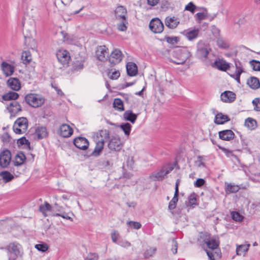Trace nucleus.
<instances>
[{
  "mask_svg": "<svg viewBox=\"0 0 260 260\" xmlns=\"http://www.w3.org/2000/svg\"><path fill=\"white\" fill-rule=\"evenodd\" d=\"M19 97V95L15 92H9L3 96V99L6 101H9L7 103V109L10 114L11 117H15L21 111L22 108L19 103L15 101Z\"/></svg>",
  "mask_w": 260,
  "mask_h": 260,
  "instance_id": "obj_1",
  "label": "nucleus"
},
{
  "mask_svg": "<svg viewBox=\"0 0 260 260\" xmlns=\"http://www.w3.org/2000/svg\"><path fill=\"white\" fill-rule=\"evenodd\" d=\"M26 103L33 108H38L43 105L45 102V99L38 94L29 93L25 96Z\"/></svg>",
  "mask_w": 260,
  "mask_h": 260,
  "instance_id": "obj_2",
  "label": "nucleus"
},
{
  "mask_svg": "<svg viewBox=\"0 0 260 260\" xmlns=\"http://www.w3.org/2000/svg\"><path fill=\"white\" fill-rule=\"evenodd\" d=\"M28 128V120L26 118L22 117L17 119L13 125V131L16 134L25 133Z\"/></svg>",
  "mask_w": 260,
  "mask_h": 260,
  "instance_id": "obj_3",
  "label": "nucleus"
},
{
  "mask_svg": "<svg viewBox=\"0 0 260 260\" xmlns=\"http://www.w3.org/2000/svg\"><path fill=\"white\" fill-rule=\"evenodd\" d=\"M203 242L207 247L212 250L216 249L219 245V240L218 236H211L207 233L203 235Z\"/></svg>",
  "mask_w": 260,
  "mask_h": 260,
  "instance_id": "obj_4",
  "label": "nucleus"
},
{
  "mask_svg": "<svg viewBox=\"0 0 260 260\" xmlns=\"http://www.w3.org/2000/svg\"><path fill=\"white\" fill-rule=\"evenodd\" d=\"M173 56L176 58V60L171 59V62L177 64H182L187 60L188 54L186 50L177 49L173 52Z\"/></svg>",
  "mask_w": 260,
  "mask_h": 260,
  "instance_id": "obj_5",
  "label": "nucleus"
},
{
  "mask_svg": "<svg viewBox=\"0 0 260 260\" xmlns=\"http://www.w3.org/2000/svg\"><path fill=\"white\" fill-rule=\"evenodd\" d=\"M197 48V54L198 56L201 59L206 58L211 50L209 45L202 42H200L198 44Z\"/></svg>",
  "mask_w": 260,
  "mask_h": 260,
  "instance_id": "obj_6",
  "label": "nucleus"
},
{
  "mask_svg": "<svg viewBox=\"0 0 260 260\" xmlns=\"http://www.w3.org/2000/svg\"><path fill=\"white\" fill-rule=\"evenodd\" d=\"M108 147L111 151H120L122 147V144L120 138L118 136L111 137L108 142Z\"/></svg>",
  "mask_w": 260,
  "mask_h": 260,
  "instance_id": "obj_7",
  "label": "nucleus"
},
{
  "mask_svg": "<svg viewBox=\"0 0 260 260\" xmlns=\"http://www.w3.org/2000/svg\"><path fill=\"white\" fill-rule=\"evenodd\" d=\"M149 28L154 33H160L164 28V24L158 18H153L149 23Z\"/></svg>",
  "mask_w": 260,
  "mask_h": 260,
  "instance_id": "obj_8",
  "label": "nucleus"
},
{
  "mask_svg": "<svg viewBox=\"0 0 260 260\" xmlns=\"http://www.w3.org/2000/svg\"><path fill=\"white\" fill-rule=\"evenodd\" d=\"M11 160V152L6 149L0 154V166L3 168L7 167Z\"/></svg>",
  "mask_w": 260,
  "mask_h": 260,
  "instance_id": "obj_9",
  "label": "nucleus"
},
{
  "mask_svg": "<svg viewBox=\"0 0 260 260\" xmlns=\"http://www.w3.org/2000/svg\"><path fill=\"white\" fill-rule=\"evenodd\" d=\"M108 59L109 62L113 65L119 63L122 59L121 51L118 49H115L112 52Z\"/></svg>",
  "mask_w": 260,
  "mask_h": 260,
  "instance_id": "obj_10",
  "label": "nucleus"
},
{
  "mask_svg": "<svg viewBox=\"0 0 260 260\" xmlns=\"http://www.w3.org/2000/svg\"><path fill=\"white\" fill-rule=\"evenodd\" d=\"M211 66L214 68L222 71H226L230 67L229 64L225 60L219 58H217L211 64Z\"/></svg>",
  "mask_w": 260,
  "mask_h": 260,
  "instance_id": "obj_11",
  "label": "nucleus"
},
{
  "mask_svg": "<svg viewBox=\"0 0 260 260\" xmlns=\"http://www.w3.org/2000/svg\"><path fill=\"white\" fill-rule=\"evenodd\" d=\"M97 58L102 61L107 60L109 55L108 49L105 46H99L96 51Z\"/></svg>",
  "mask_w": 260,
  "mask_h": 260,
  "instance_id": "obj_12",
  "label": "nucleus"
},
{
  "mask_svg": "<svg viewBox=\"0 0 260 260\" xmlns=\"http://www.w3.org/2000/svg\"><path fill=\"white\" fill-rule=\"evenodd\" d=\"M74 144L75 146L81 150H86L89 146V142L85 138L78 137L74 139Z\"/></svg>",
  "mask_w": 260,
  "mask_h": 260,
  "instance_id": "obj_13",
  "label": "nucleus"
},
{
  "mask_svg": "<svg viewBox=\"0 0 260 260\" xmlns=\"http://www.w3.org/2000/svg\"><path fill=\"white\" fill-rule=\"evenodd\" d=\"M165 23L170 29L176 28L180 23L179 19L175 16H167L165 20Z\"/></svg>",
  "mask_w": 260,
  "mask_h": 260,
  "instance_id": "obj_14",
  "label": "nucleus"
},
{
  "mask_svg": "<svg viewBox=\"0 0 260 260\" xmlns=\"http://www.w3.org/2000/svg\"><path fill=\"white\" fill-rule=\"evenodd\" d=\"M56 57L58 60L62 64L68 63L70 58L69 53L67 50H60L56 53Z\"/></svg>",
  "mask_w": 260,
  "mask_h": 260,
  "instance_id": "obj_15",
  "label": "nucleus"
},
{
  "mask_svg": "<svg viewBox=\"0 0 260 260\" xmlns=\"http://www.w3.org/2000/svg\"><path fill=\"white\" fill-rule=\"evenodd\" d=\"M199 31V28H190L184 30L182 34L189 41H192L197 38Z\"/></svg>",
  "mask_w": 260,
  "mask_h": 260,
  "instance_id": "obj_16",
  "label": "nucleus"
},
{
  "mask_svg": "<svg viewBox=\"0 0 260 260\" xmlns=\"http://www.w3.org/2000/svg\"><path fill=\"white\" fill-rule=\"evenodd\" d=\"M39 211L45 217L48 215H52L55 214L53 212V208L48 203L45 202L44 204H42L39 207Z\"/></svg>",
  "mask_w": 260,
  "mask_h": 260,
  "instance_id": "obj_17",
  "label": "nucleus"
},
{
  "mask_svg": "<svg viewBox=\"0 0 260 260\" xmlns=\"http://www.w3.org/2000/svg\"><path fill=\"white\" fill-rule=\"evenodd\" d=\"M221 100L224 103H232L236 99V94L232 91H225L220 95Z\"/></svg>",
  "mask_w": 260,
  "mask_h": 260,
  "instance_id": "obj_18",
  "label": "nucleus"
},
{
  "mask_svg": "<svg viewBox=\"0 0 260 260\" xmlns=\"http://www.w3.org/2000/svg\"><path fill=\"white\" fill-rule=\"evenodd\" d=\"M73 133V129L68 124H63L60 127L59 134L63 137H69L72 135Z\"/></svg>",
  "mask_w": 260,
  "mask_h": 260,
  "instance_id": "obj_19",
  "label": "nucleus"
},
{
  "mask_svg": "<svg viewBox=\"0 0 260 260\" xmlns=\"http://www.w3.org/2000/svg\"><path fill=\"white\" fill-rule=\"evenodd\" d=\"M218 134L219 138L224 141H230L233 139L235 137V134L230 129L220 131Z\"/></svg>",
  "mask_w": 260,
  "mask_h": 260,
  "instance_id": "obj_20",
  "label": "nucleus"
},
{
  "mask_svg": "<svg viewBox=\"0 0 260 260\" xmlns=\"http://www.w3.org/2000/svg\"><path fill=\"white\" fill-rule=\"evenodd\" d=\"M235 64L236 67L235 74L234 75H231L235 80L240 82V77L241 74L244 72V69L241 62L238 60L235 61Z\"/></svg>",
  "mask_w": 260,
  "mask_h": 260,
  "instance_id": "obj_21",
  "label": "nucleus"
},
{
  "mask_svg": "<svg viewBox=\"0 0 260 260\" xmlns=\"http://www.w3.org/2000/svg\"><path fill=\"white\" fill-rule=\"evenodd\" d=\"M115 16L117 19L125 20L127 14V10L125 7L122 6L117 7L115 10Z\"/></svg>",
  "mask_w": 260,
  "mask_h": 260,
  "instance_id": "obj_22",
  "label": "nucleus"
},
{
  "mask_svg": "<svg viewBox=\"0 0 260 260\" xmlns=\"http://www.w3.org/2000/svg\"><path fill=\"white\" fill-rule=\"evenodd\" d=\"M1 67L4 74L7 76H11L14 73V67L12 65L6 62H3L2 63Z\"/></svg>",
  "mask_w": 260,
  "mask_h": 260,
  "instance_id": "obj_23",
  "label": "nucleus"
},
{
  "mask_svg": "<svg viewBox=\"0 0 260 260\" xmlns=\"http://www.w3.org/2000/svg\"><path fill=\"white\" fill-rule=\"evenodd\" d=\"M126 71L127 75L129 76H134L137 74L138 68L137 65L132 62H129L127 63Z\"/></svg>",
  "mask_w": 260,
  "mask_h": 260,
  "instance_id": "obj_24",
  "label": "nucleus"
},
{
  "mask_svg": "<svg viewBox=\"0 0 260 260\" xmlns=\"http://www.w3.org/2000/svg\"><path fill=\"white\" fill-rule=\"evenodd\" d=\"M250 246V245L249 244L242 245L236 244V254L237 255H243V256H245L247 252L249 250Z\"/></svg>",
  "mask_w": 260,
  "mask_h": 260,
  "instance_id": "obj_25",
  "label": "nucleus"
},
{
  "mask_svg": "<svg viewBox=\"0 0 260 260\" xmlns=\"http://www.w3.org/2000/svg\"><path fill=\"white\" fill-rule=\"evenodd\" d=\"M8 85L13 90L18 91L20 88V83L17 78H11L7 81Z\"/></svg>",
  "mask_w": 260,
  "mask_h": 260,
  "instance_id": "obj_26",
  "label": "nucleus"
},
{
  "mask_svg": "<svg viewBox=\"0 0 260 260\" xmlns=\"http://www.w3.org/2000/svg\"><path fill=\"white\" fill-rule=\"evenodd\" d=\"M247 84L253 89H256L260 87V82L258 78L251 77L247 81Z\"/></svg>",
  "mask_w": 260,
  "mask_h": 260,
  "instance_id": "obj_27",
  "label": "nucleus"
},
{
  "mask_svg": "<svg viewBox=\"0 0 260 260\" xmlns=\"http://www.w3.org/2000/svg\"><path fill=\"white\" fill-rule=\"evenodd\" d=\"M123 118L126 121H129L132 123H134L137 118V115L133 113L131 110L126 111L123 115Z\"/></svg>",
  "mask_w": 260,
  "mask_h": 260,
  "instance_id": "obj_28",
  "label": "nucleus"
},
{
  "mask_svg": "<svg viewBox=\"0 0 260 260\" xmlns=\"http://www.w3.org/2000/svg\"><path fill=\"white\" fill-rule=\"evenodd\" d=\"M229 120L230 119L226 115L219 113L215 115L214 122L217 124H222Z\"/></svg>",
  "mask_w": 260,
  "mask_h": 260,
  "instance_id": "obj_29",
  "label": "nucleus"
},
{
  "mask_svg": "<svg viewBox=\"0 0 260 260\" xmlns=\"http://www.w3.org/2000/svg\"><path fill=\"white\" fill-rule=\"evenodd\" d=\"M166 175H167L166 174L165 172L163 169V168H162L161 169L159 172L157 173H153L152 174H151L150 177L152 180L154 181H160L162 180Z\"/></svg>",
  "mask_w": 260,
  "mask_h": 260,
  "instance_id": "obj_30",
  "label": "nucleus"
},
{
  "mask_svg": "<svg viewBox=\"0 0 260 260\" xmlns=\"http://www.w3.org/2000/svg\"><path fill=\"white\" fill-rule=\"evenodd\" d=\"M0 177L2 179L3 182L5 183L11 181L14 178L13 174L6 171L1 172Z\"/></svg>",
  "mask_w": 260,
  "mask_h": 260,
  "instance_id": "obj_31",
  "label": "nucleus"
},
{
  "mask_svg": "<svg viewBox=\"0 0 260 260\" xmlns=\"http://www.w3.org/2000/svg\"><path fill=\"white\" fill-rule=\"evenodd\" d=\"M25 159L26 157L24 154L22 152L19 153L15 156L14 164L15 166H20L24 163Z\"/></svg>",
  "mask_w": 260,
  "mask_h": 260,
  "instance_id": "obj_32",
  "label": "nucleus"
},
{
  "mask_svg": "<svg viewBox=\"0 0 260 260\" xmlns=\"http://www.w3.org/2000/svg\"><path fill=\"white\" fill-rule=\"evenodd\" d=\"M20 245L16 243H10L8 246V250L9 252L14 253L15 255L19 254Z\"/></svg>",
  "mask_w": 260,
  "mask_h": 260,
  "instance_id": "obj_33",
  "label": "nucleus"
},
{
  "mask_svg": "<svg viewBox=\"0 0 260 260\" xmlns=\"http://www.w3.org/2000/svg\"><path fill=\"white\" fill-rule=\"evenodd\" d=\"M36 133L39 139H43L47 135L46 128L43 126L39 127L36 129Z\"/></svg>",
  "mask_w": 260,
  "mask_h": 260,
  "instance_id": "obj_34",
  "label": "nucleus"
},
{
  "mask_svg": "<svg viewBox=\"0 0 260 260\" xmlns=\"http://www.w3.org/2000/svg\"><path fill=\"white\" fill-rule=\"evenodd\" d=\"M113 107L117 110L122 111L124 110L123 103L120 99H115L113 103Z\"/></svg>",
  "mask_w": 260,
  "mask_h": 260,
  "instance_id": "obj_35",
  "label": "nucleus"
},
{
  "mask_svg": "<svg viewBox=\"0 0 260 260\" xmlns=\"http://www.w3.org/2000/svg\"><path fill=\"white\" fill-rule=\"evenodd\" d=\"M216 43L217 46L221 49H226L230 47L229 42L222 38H218L216 40Z\"/></svg>",
  "mask_w": 260,
  "mask_h": 260,
  "instance_id": "obj_36",
  "label": "nucleus"
},
{
  "mask_svg": "<svg viewBox=\"0 0 260 260\" xmlns=\"http://www.w3.org/2000/svg\"><path fill=\"white\" fill-rule=\"evenodd\" d=\"M240 189V187L237 185L228 184L225 188V192L227 193H236Z\"/></svg>",
  "mask_w": 260,
  "mask_h": 260,
  "instance_id": "obj_37",
  "label": "nucleus"
},
{
  "mask_svg": "<svg viewBox=\"0 0 260 260\" xmlns=\"http://www.w3.org/2000/svg\"><path fill=\"white\" fill-rule=\"evenodd\" d=\"M21 59L25 64L29 63L31 60L30 53L29 51H23L21 55Z\"/></svg>",
  "mask_w": 260,
  "mask_h": 260,
  "instance_id": "obj_38",
  "label": "nucleus"
},
{
  "mask_svg": "<svg viewBox=\"0 0 260 260\" xmlns=\"http://www.w3.org/2000/svg\"><path fill=\"white\" fill-rule=\"evenodd\" d=\"M256 121L251 118H248L245 120V125L250 129H254L256 127Z\"/></svg>",
  "mask_w": 260,
  "mask_h": 260,
  "instance_id": "obj_39",
  "label": "nucleus"
},
{
  "mask_svg": "<svg viewBox=\"0 0 260 260\" xmlns=\"http://www.w3.org/2000/svg\"><path fill=\"white\" fill-rule=\"evenodd\" d=\"M104 145V140H100L96 142L93 153L99 154L103 150Z\"/></svg>",
  "mask_w": 260,
  "mask_h": 260,
  "instance_id": "obj_40",
  "label": "nucleus"
},
{
  "mask_svg": "<svg viewBox=\"0 0 260 260\" xmlns=\"http://www.w3.org/2000/svg\"><path fill=\"white\" fill-rule=\"evenodd\" d=\"M156 247H149L144 253V256L146 258L152 256L156 252Z\"/></svg>",
  "mask_w": 260,
  "mask_h": 260,
  "instance_id": "obj_41",
  "label": "nucleus"
},
{
  "mask_svg": "<svg viewBox=\"0 0 260 260\" xmlns=\"http://www.w3.org/2000/svg\"><path fill=\"white\" fill-rule=\"evenodd\" d=\"M205 158L203 156H198L194 161V164L199 168L205 167Z\"/></svg>",
  "mask_w": 260,
  "mask_h": 260,
  "instance_id": "obj_42",
  "label": "nucleus"
},
{
  "mask_svg": "<svg viewBox=\"0 0 260 260\" xmlns=\"http://www.w3.org/2000/svg\"><path fill=\"white\" fill-rule=\"evenodd\" d=\"M120 128L124 132L126 136H129L132 128V125L129 123H125L120 125Z\"/></svg>",
  "mask_w": 260,
  "mask_h": 260,
  "instance_id": "obj_43",
  "label": "nucleus"
},
{
  "mask_svg": "<svg viewBox=\"0 0 260 260\" xmlns=\"http://www.w3.org/2000/svg\"><path fill=\"white\" fill-rule=\"evenodd\" d=\"M231 216L232 219L236 221L240 222L242 221L243 219V216L236 211L232 212Z\"/></svg>",
  "mask_w": 260,
  "mask_h": 260,
  "instance_id": "obj_44",
  "label": "nucleus"
},
{
  "mask_svg": "<svg viewBox=\"0 0 260 260\" xmlns=\"http://www.w3.org/2000/svg\"><path fill=\"white\" fill-rule=\"evenodd\" d=\"M108 76L111 79L116 80L120 76V73L118 71L111 70L108 73Z\"/></svg>",
  "mask_w": 260,
  "mask_h": 260,
  "instance_id": "obj_45",
  "label": "nucleus"
},
{
  "mask_svg": "<svg viewBox=\"0 0 260 260\" xmlns=\"http://www.w3.org/2000/svg\"><path fill=\"white\" fill-rule=\"evenodd\" d=\"M205 12L198 13L196 14V17L197 19L199 21H201L202 20H204L207 17V12L206 9H204Z\"/></svg>",
  "mask_w": 260,
  "mask_h": 260,
  "instance_id": "obj_46",
  "label": "nucleus"
},
{
  "mask_svg": "<svg viewBox=\"0 0 260 260\" xmlns=\"http://www.w3.org/2000/svg\"><path fill=\"white\" fill-rule=\"evenodd\" d=\"M206 253L209 257V260H215L214 259V254L216 255V256H218L219 257H220L221 255V252L220 251H215L214 253H213L212 252L210 251L209 250L206 249L205 250Z\"/></svg>",
  "mask_w": 260,
  "mask_h": 260,
  "instance_id": "obj_47",
  "label": "nucleus"
},
{
  "mask_svg": "<svg viewBox=\"0 0 260 260\" xmlns=\"http://www.w3.org/2000/svg\"><path fill=\"white\" fill-rule=\"evenodd\" d=\"M188 205L190 207H194V206L196 205V197L194 193L191 194L188 197Z\"/></svg>",
  "mask_w": 260,
  "mask_h": 260,
  "instance_id": "obj_48",
  "label": "nucleus"
},
{
  "mask_svg": "<svg viewBox=\"0 0 260 260\" xmlns=\"http://www.w3.org/2000/svg\"><path fill=\"white\" fill-rule=\"evenodd\" d=\"M250 64L254 71H260V61L252 60L250 62Z\"/></svg>",
  "mask_w": 260,
  "mask_h": 260,
  "instance_id": "obj_49",
  "label": "nucleus"
},
{
  "mask_svg": "<svg viewBox=\"0 0 260 260\" xmlns=\"http://www.w3.org/2000/svg\"><path fill=\"white\" fill-rule=\"evenodd\" d=\"M165 39L167 42L172 44H177L179 41V38L177 37H166Z\"/></svg>",
  "mask_w": 260,
  "mask_h": 260,
  "instance_id": "obj_50",
  "label": "nucleus"
},
{
  "mask_svg": "<svg viewBox=\"0 0 260 260\" xmlns=\"http://www.w3.org/2000/svg\"><path fill=\"white\" fill-rule=\"evenodd\" d=\"M117 244L124 248H128L131 246V244L126 240L121 239L118 241Z\"/></svg>",
  "mask_w": 260,
  "mask_h": 260,
  "instance_id": "obj_51",
  "label": "nucleus"
},
{
  "mask_svg": "<svg viewBox=\"0 0 260 260\" xmlns=\"http://www.w3.org/2000/svg\"><path fill=\"white\" fill-rule=\"evenodd\" d=\"M1 139L4 143H7L10 142L11 138L8 133L5 132L1 135Z\"/></svg>",
  "mask_w": 260,
  "mask_h": 260,
  "instance_id": "obj_52",
  "label": "nucleus"
},
{
  "mask_svg": "<svg viewBox=\"0 0 260 260\" xmlns=\"http://www.w3.org/2000/svg\"><path fill=\"white\" fill-rule=\"evenodd\" d=\"M252 103L254 106V110L256 111H260V98L254 99Z\"/></svg>",
  "mask_w": 260,
  "mask_h": 260,
  "instance_id": "obj_53",
  "label": "nucleus"
},
{
  "mask_svg": "<svg viewBox=\"0 0 260 260\" xmlns=\"http://www.w3.org/2000/svg\"><path fill=\"white\" fill-rule=\"evenodd\" d=\"M111 239L112 241L115 243H117L118 242V240L119 238L120 235L119 233L116 231H113L111 233Z\"/></svg>",
  "mask_w": 260,
  "mask_h": 260,
  "instance_id": "obj_54",
  "label": "nucleus"
},
{
  "mask_svg": "<svg viewBox=\"0 0 260 260\" xmlns=\"http://www.w3.org/2000/svg\"><path fill=\"white\" fill-rule=\"evenodd\" d=\"M127 22L126 19L122 20V22L118 25V29L120 31H125L127 29L126 24Z\"/></svg>",
  "mask_w": 260,
  "mask_h": 260,
  "instance_id": "obj_55",
  "label": "nucleus"
},
{
  "mask_svg": "<svg viewBox=\"0 0 260 260\" xmlns=\"http://www.w3.org/2000/svg\"><path fill=\"white\" fill-rule=\"evenodd\" d=\"M127 224L135 229H139L141 227V224L139 222L130 221L127 222Z\"/></svg>",
  "mask_w": 260,
  "mask_h": 260,
  "instance_id": "obj_56",
  "label": "nucleus"
},
{
  "mask_svg": "<svg viewBox=\"0 0 260 260\" xmlns=\"http://www.w3.org/2000/svg\"><path fill=\"white\" fill-rule=\"evenodd\" d=\"M17 143L19 146L25 145L26 146H29L30 145V143L28 140H27L25 137H22L19 139L17 140Z\"/></svg>",
  "mask_w": 260,
  "mask_h": 260,
  "instance_id": "obj_57",
  "label": "nucleus"
},
{
  "mask_svg": "<svg viewBox=\"0 0 260 260\" xmlns=\"http://www.w3.org/2000/svg\"><path fill=\"white\" fill-rule=\"evenodd\" d=\"M178 243L176 240L173 239L172 241V248L171 251L173 254H176L177 252Z\"/></svg>",
  "mask_w": 260,
  "mask_h": 260,
  "instance_id": "obj_58",
  "label": "nucleus"
},
{
  "mask_svg": "<svg viewBox=\"0 0 260 260\" xmlns=\"http://www.w3.org/2000/svg\"><path fill=\"white\" fill-rule=\"evenodd\" d=\"M35 248L39 251L45 252L48 249V247L46 244H36Z\"/></svg>",
  "mask_w": 260,
  "mask_h": 260,
  "instance_id": "obj_59",
  "label": "nucleus"
},
{
  "mask_svg": "<svg viewBox=\"0 0 260 260\" xmlns=\"http://www.w3.org/2000/svg\"><path fill=\"white\" fill-rule=\"evenodd\" d=\"M52 216H60V217H62L63 218L69 219V220H71V221L73 220L72 218L71 217L68 216L67 214L66 213H55V214H52Z\"/></svg>",
  "mask_w": 260,
  "mask_h": 260,
  "instance_id": "obj_60",
  "label": "nucleus"
},
{
  "mask_svg": "<svg viewBox=\"0 0 260 260\" xmlns=\"http://www.w3.org/2000/svg\"><path fill=\"white\" fill-rule=\"evenodd\" d=\"M196 9V6L192 3L191 2L189 3L188 5H187L185 7V9L186 10L189 11L192 13H193Z\"/></svg>",
  "mask_w": 260,
  "mask_h": 260,
  "instance_id": "obj_61",
  "label": "nucleus"
},
{
  "mask_svg": "<svg viewBox=\"0 0 260 260\" xmlns=\"http://www.w3.org/2000/svg\"><path fill=\"white\" fill-rule=\"evenodd\" d=\"M205 183V181L202 178L198 179L194 183V185L196 187H200L202 186Z\"/></svg>",
  "mask_w": 260,
  "mask_h": 260,
  "instance_id": "obj_62",
  "label": "nucleus"
},
{
  "mask_svg": "<svg viewBox=\"0 0 260 260\" xmlns=\"http://www.w3.org/2000/svg\"><path fill=\"white\" fill-rule=\"evenodd\" d=\"M162 168L166 175L170 173L174 169L173 166L171 165H168L167 166H164Z\"/></svg>",
  "mask_w": 260,
  "mask_h": 260,
  "instance_id": "obj_63",
  "label": "nucleus"
},
{
  "mask_svg": "<svg viewBox=\"0 0 260 260\" xmlns=\"http://www.w3.org/2000/svg\"><path fill=\"white\" fill-rule=\"evenodd\" d=\"M98 255L95 253L90 254L88 255L85 260H98Z\"/></svg>",
  "mask_w": 260,
  "mask_h": 260,
  "instance_id": "obj_64",
  "label": "nucleus"
}]
</instances>
